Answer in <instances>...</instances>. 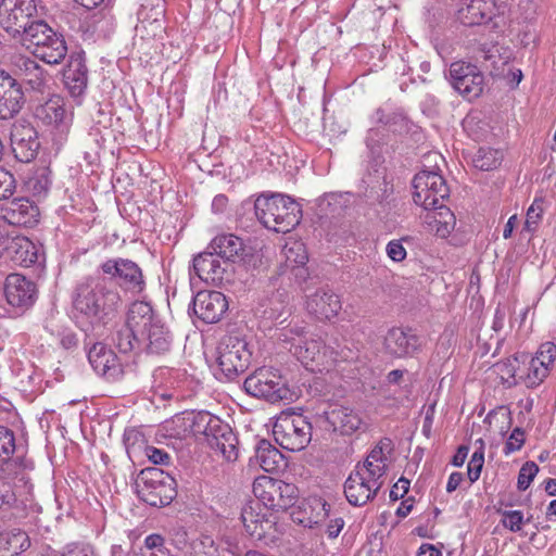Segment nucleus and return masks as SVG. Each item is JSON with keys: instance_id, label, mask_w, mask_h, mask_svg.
Returning <instances> with one entry per match:
<instances>
[{"instance_id": "1", "label": "nucleus", "mask_w": 556, "mask_h": 556, "mask_svg": "<svg viewBox=\"0 0 556 556\" xmlns=\"http://www.w3.org/2000/svg\"><path fill=\"white\" fill-rule=\"evenodd\" d=\"M102 276H87L73 293V306L78 313H112L123 301L116 286L140 293L146 288L141 268L129 258H109L100 265Z\"/></svg>"}, {"instance_id": "2", "label": "nucleus", "mask_w": 556, "mask_h": 556, "mask_svg": "<svg viewBox=\"0 0 556 556\" xmlns=\"http://www.w3.org/2000/svg\"><path fill=\"white\" fill-rule=\"evenodd\" d=\"M255 215L264 227L276 232H289L300 224L302 210L289 195L262 194L254 203Z\"/></svg>"}, {"instance_id": "3", "label": "nucleus", "mask_w": 556, "mask_h": 556, "mask_svg": "<svg viewBox=\"0 0 556 556\" xmlns=\"http://www.w3.org/2000/svg\"><path fill=\"white\" fill-rule=\"evenodd\" d=\"M23 42L36 58L47 64H59L67 54L63 36L41 20L30 22V25L25 28Z\"/></svg>"}, {"instance_id": "4", "label": "nucleus", "mask_w": 556, "mask_h": 556, "mask_svg": "<svg viewBox=\"0 0 556 556\" xmlns=\"http://www.w3.org/2000/svg\"><path fill=\"white\" fill-rule=\"evenodd\" d=\"M139 498L155 507L168 505L176 496V481L160 468L149 467L140 471L136 480Z\"/></svg>"}, {"instance_id": "5", "label": "nucleus", "mask_w": 556, "mask_h": 556, "mask_svg": "<svg viewBox=\"0 0 556 556\" xmlns=\"http://www.w3.org/2000/svg\"><path fill=\"white\" fill-rule=\"evenodd\" d=\"M273 434L282 448L302 451L312 440V425L302 414L282 412L276 418Z\"/></svg>"}, {"instance_id": "6", "label": "nucleus", "mask_w": 556, "mask_h": 556, "mask_svg": "<svg viewBox=\"0 0 556 556\" xmlns=\"http://www.w3.org/2000/svg\"><path fill=\"white\" fill-rule=\"evenodd\" d=\"M250 395L263 399L271 404L291 401L293 393L277 370L258 368L251 374L243 383Z\"/></svg>"}, {"instance_id": "7", "label": "nucleus", "mask_w": 556, "mask_h": 556, "mask_svg": "<svg viewBox=\"0 0 556 556\" xmlns=\"http://www.w3.org/2000/svg\"><path fill=\"white\" fill-rule=\"evenodd\" d=\"M197 431L202 432L212 450L218 452L227 462L238 457L237 437L228 424L208 413L199 414Z\"/></svg>"}, {"instance_id": "8", "label": "nucleus", "mask_w": 556, "mask_h": 556, "mask_svg": "<svg viewBox=\"0 0 556 556\" xmlns=\"http://www.w3.org/2000/svg\"><path fill=\"white\" fill-rule=\"evenodd\" d=\"M252 353L248 342L237 333L223 337L217 346V364L227 379L232 380L245 371L251 362Z\"/></svg>"}, {"instance_id": "9", "label": "nucleus", "mask_w": 556, "mask_h": 556, "mask_svg": "<svg viewBox=\"0 0 556 556\" xmlns=\"http://www.w3.org/2000/svg\"><path fill=\"white\" fill-rule=\"evenodd\" d=\"M254 496L267 508L286 510L294 505L298 489L292 483L267 476L257 477L252 488Z\"/></svg>"}, {"instance_id": "10", "label": "nucleus", "mask_w": 556, "mask_h": 556, "mask_svg": "<svg viewBox=\"0 0 556 556\" xmlns=\"http://www.w3.org/2000/svg\"><path fill=\"white\" fill-rule=\"evenodd\" d=\"M413 199L425 210L438 207L450 195V188L441 174L434 170H421L413 179Z\"/></svg>"}, {"instance_id": "11", "label": "nucleus", "mask_w": 556, "mask_h": 556, "mask_svg": "<svg viewBox=\"0 0 556 556\" xmlns=\"http://www.w3.org/2000/svg\"><path fill=\"white\" fill-rule=\"evenodd\" d=\"M383 483L384 479L356 466L344 483V494L351 505L363 506L375 498Z\"/></svg>"}, {"instance_id": "12", "label": "nucleus", "mask_w": 556, "mask_h": 556, "mask_svg": "<svg viewBox=\"0 0 556 556\" xmlns=\"http://www.w3.org/2000/svg\"><path fill=\"white\" fill-rule=\"evenodd\" d=\"M135 320L130 325L139 326L138 332L141 341L147 342L151 353L162 354L170 346V333L161 320L160 315H132Z\"/></svg>"}, {"instance_id": "13", "label": "nucleus", "mask_w": 556, "mask_h": 556, "mask_svg": "<svg viewBox=\"0 0 556 556\" xmlns=\"http://www.w3.org/2000/svg\"><path fill=\"white\" fill-rule=\"evenodd\" d=\"M448 77L453 88L469 101L477 99L482 93L484 77L473 64L462 61L452 63Z\"/></svg>"}, {"instance_id": "14", "label": "nucleus", "mask_w": 556, "mask_h": 556, "mask_svg": "<svg viewBox=\"0 0 556 556\" xmlns=\"http://www.w3.org/2000/svg\"><path fill=\"white\" fill-rule=\"evenodd\" d=\"M0 258L29 267L38 261V248L24 236H13L0 227Z\"/></svg>"}, {"instance_id": "15", "label": "nucleus", "mask_w": 556, "mask_h": 556, "mask_svg": "<svg viewBox=\"0 0 556 556\" xmlns=\"http://www.w3.org/2000/svg\"><path fill=\"white\" fill-rule=\"evenodd\" d=\"M7 302L15 308L27 311L33 307L38 298L35 282L21 274H10L4 281Z\"/></svg>"}, {"instance_id": "16", "label": "nucleus", "mask_w": 556, "mask_h": 556, "mask_svg": "<svg viewBox=\"0 0 556 556\" xmlns=\"http://www.w3.org/2000/svg\"><path fill=\"white\" fill-rule=\"evenodd\" d=\"M36 14L35 0H2L0 3V17L4 29L15 31L23 29V36H25V28L30 25L29 18Z\"/></svg>"}, {"instance_id": "17", "label": "nucleus", "mask_w": 556, "mask_h": 556, "mask_svg": "<svg viewBox=\"0 0 556 556\" xmlns=\"http://www.w3.org/2000/svg\"><path fill=\"white\" fill-rule=\"evenodd\" d=\"M11 146L16 160L22 163L33 161L40 147L36 129L30 124H14L11 131Z\"/></svg>"}, {"instance_id": "18", "label": "nucleus", "mask_w": 556, "mask_h": 556, "mask_svg": "<svg viewBox=\"0 0 556 556\" xmlns=\"http://www.w3.org/2000/svg\"><path fill=\"white\" fill-rule=\"evenodd\" d=\"M39 208L28 199H14L1 207V217L9 225L34 227L39 222Z\"/></svg>"}, {"instance_id": "19", "label": "nucleus", "mask_w": 556, "mask_h": 556, "mask_svg": "<svg viewBox=\"0 0 556 556\" xmlns=\"http://www.w3.org/2000/svg\"><path fill=\"white\" fill-rule=\"evenodd\" d=\"M35 115L45 124L54 126L61 135L68 132L72 113L66 111L61 97L52 96L43 104L38 105Z\"/></svg>"}, {"instance_id": "20", "label": "nucleus", "mask_w": 556, "mask_h": 556, "mask_svg": "<svg viewBox=\"0 0 556 556\" xmlns=\"http://www.w3.org/2000/svg\"><path fill=\"white\" fill-rule=\"evenodd\" d=\"M212 250H207L194 256L193 271L204 282L210 285H220L225 280L226 262H220Z\"/></svg>"}, {"instance_id": "21", "label": "nucleus", "mask_w": 556, "mask_h": 556, "mask_svg": "<svg viewBox=\"0 0 556 556\" xmlns=\"http://www.w3.org/2000/svg\"><path fill=\"white\" fill-rule=\"evenodd\" d=\"M294 356L305 366L309 367L311 370H325L326 369V357L327 346L324 345L319 339H300L296 343H293Z\"/></svg>"}, {"instance_id": "22", "label": "nucleus", "mask_w": 556, "mask_h": 556, "mask_svg": "<svg viewBox=\"0 0 556 556\" xmlns=\"http://www.w3.org/2000/svg\"><path fill=\"white\" fill-rule=\"evenodd\" d=\"M88 361L96 372L108 379H116L122 368L115 353L103 343H94L88 352Z\"/></svg>"}, {"instance_id": "23", "label": "nucleus", "mask_w": 556, "mask_h": 556, "mask_svg": "<svg viewBox=\"0 0 556 556\" xmlns=\"http://www.w3.org/2000/svg\"><path fill=\"white\" fill-rule=\"evenodd\" d=\"M496 12L494 0H470L457 11V20L466 26L482 25L490 22Z\"/></svg>"}, {"instance_id": "24", "label": "nucleus", "mask_w": 556, "mask_h": 556, "mask_svg": "<svg viewBox=\"0 0 556 556\" xmlns=\"http://www.w3.org/2000/svg\"><path fill=\"white\" fill-rule=\"evenodd\" d=\"M63 79L72 97H80L88 85V68L80 54L71 55L63 72Z\"/></svg>"}, {"instance_id": "25", "label": "nucleus", "mask_w": 556, "mask_h": 556, "mask_svg": "<svg viewBox=\"0 0 556 556\" xmlns=\"http://www.w3.org/2000/svg\"><path fill=\"white\" fill-rule=\"evenodd\" d=\"M394 448L393 442L389 438L381 439L377 445L370 451L364 463L356 466L371 472L372 476L386 478L389 456Z\"/></svg>"}, {"instance_id": "26", "label": "nucleus", "mask_w": 556, "mask_h": 556, "mask_svg": "<svg viewBox=\"0 0 556 556\" xmlns=\"http://www.w3.org/2000/svg\"><path fill=\"white\" fill-rule=\"evenodd\" d=\"M325 420L333 431L341 434H352L362 425L358 414L344 406H336L325 412Z\"/></svg>"}, {"instance_id": "27", "label": "nucleus", "mask_w": 556, "mask_h": 556, "mask_svg": "<svg viewBox=\"0 0 556 556\" xmlns=\"http://www.w3.org/2000/svg\"><path fill=\"white\" fill-rule=\"evenodd\" d=\"M419 346V339L410 330L392 328L386 337V348L390 354L403 357L414 354Z\"/></svg>"}, {"instance_id": "28", "label": "nucleus", "mask_w": 556, "mask_h": 556, "mask_svg": "<svg viewBox=\"0 0 556 556\" xmlns=\"http://www.w3.org/2000/svg\"><path fill=\"white\" fill-rule=\"evenodd\" d=\"M251 462L266 472H276L286 467L283 455L266 440L258 442L255 455L251 458Z\"/></svg>"}, {"instance_id": "29", "label": "nucleus", "mask_w": 556, "mask_h": 556, "mask_svg": "<svg viewBox=\"0 0 556 556\" xmlns=\"http://www.w3.org/2000/svg\"><path fill=\"white\" fill-rule=\"evenodd\" d=\"M229 307L226 295L219 291L203 290L195 294L192 301L193 313H226Z\"/></svg>"}, {"instance_id": "30", "label": "nucleus", "mask_w": 556, "mask_h": 556, "mask_svg": "<svg viewBox=\"0 0 556 556\" xmlns=\"http://www.w3.org/2000/svg\"><path fill=\"white\" fill-rule=\"evenodd\" d=\"M112 556H170L169 549L165 546L162 535L153 533L144 539V545L140 552L128 553L121 545H113Z\"/></svg>"}, {"instance_id": "31", "label": "nucleus", "mask_w": 556, "mask_h": 556, "mask_svg": "<svg viewBox=\"0 0 556 556\" xmlns=\"http://www.w3.org/2000/svg\"><path fill=\"white\" fill-rule=\"evenodd\" d=\"M368 187L369 193L374 195L379 203L387 201L393 192V186L388 179L387 169L382 165L370 167L368 169Z\"/></svg>"}, {"instance_id": "32", "label": "nucleus", "mask_w": 556, "mask_h": 556, "mask_svg": "<svg viewBox=\"0 0 556 556\" xmlns=\"http://www.w3.org/2000/svg\"><path fill=\"white\" fill-rule=\"evenodd\" d=\"M207 250H212L220 258L231 261L233 257L242 253L244 248L243 242L239 237L228 233L216 236L211 241Z\"/></svg>"}, {"instance_id": "33", "label": "nucleus", "mask_w": 556, "mask_h": 556, "mask_svg": "<svg viewBox=\"0 0 556 556\" xmlns=\"http://www.w3.org/2000/svg\"><path fill=\"white\" fill-rule=\"evenodd\" d=\"M340 309L339 296L328 289L316 291L306 302L307 313H339Z\"/></svg>"}, {"instance_id": "34", "label": "nucleus", "mask_w": 556, "mask_h": 556, "mask_svg": "<svg viewBox=\"0 0 556 556\" xmlns=\"http://www.w3.org/2000/svg\"><path fill=\"white\" fill-rule=\"evenodd\" d=\"M282 253L286 260V267L290 268L295 277L305 278L307 271L304 266L308 261V256L304 244L298 241L287 243Z\"/></svg>"}, {"instance_id": "35", "label": "nucleus", "mask_w": 556, "mask_h": 556, "mask_svg": "<svg viewBox=\"0 0 556 556\" xmlns=\"http://www.w3.org/2000/svg\"><path fill=\"white\" fill-rule=\"evenodd\" d=\"M372 121L390 127L393 131H406L408 129V118L401 109H391L388 105L378 108Z\"/></svg>"}, {"instance_id": "36", "label": "nucleus", "mask_w": 556, "mask_h": 556, "mask_svg": "<svg viewBox=\"0 0 556 556\" xmlns=\"http://www.w3.org/2000/svg\"><path fill=\"white\" fill-rule=\"evenodd\" d=\"M522 372L519 375L520 382L528 388H535L546 378L548 368L538 359H533L529 354L522 353Z\"/></svg>"}, {"instance_id": "37", "label": "nucleus", "mask_w": 556, "mask_h": 556, "mask_svg": "<svg viewBox=\"0 0 556 556\" xmlns=\"http://www.w3.org/2000/svg\"><path fill=\"white\" fill-rule=\"evenodd\" d=\"M522 353L508 357L495 365L501 379L508 387L516 386L520 382L519 375L522 372Z\"/></svg>"}, {"instance_id": "38", "label": "nucleus", "mask_w": 556, "mask_h": 556, "mask_svg": "<svg viewBox=\"0 0 556 556\" xmlns=\"http://www.w3.org/2000/svg\"><path fill=\"white\" fill-rule=\"evenodd\" d=\"M24 104L22 88H13L0 93V119L16 115Z\"/></svg>"}, {"instance_id": "39", "label": "nucleus", "mask_w": 556, "mask_h": 556, "mask_svg": "<svg viewBox=\"0 0 556 556\" xmlns=\"http://www.w3.org/2000/svg\"><path fill=\"white\" fill-rule=\"evenodd\" d=\"M135 320L132 315H128L125 324L117 330L115 343L119 352L128 353L135 348V343L140 342L141 338L138 332L139 326L130 325Z\"/></svg>"}, {"instance_id": "40", "label": "nucleus", "mask_w": 556, "mask_h": 556, "mask_svg": "<svg viewBox=\"0 0 556 556\" xmlns=\"http://www.w3.org/2000/svg\"><path fill=\"white\" fill-rule=\"evenodd\" d=\"M242 523L247 533L256 539L262 540L265 536L266 528L269 527V521L255 513L253 507H244L241 513Z\"/></svg>"}, {"instance_id": "41", "label": "nucleus", "mask_w": 556, "mask_h": 556, "mask_svg": "<svg viewBox=\"0 0 556 556\" xmlns=\"http://www.w3.org/2000/svg\"><path fill=\"white\" fill-rule=\"evenodd\" d=\"M30 546V540L28 534L18 529L14 528L7 530L4 533V551L11 552L12 556L20 555Z\"/></svg>"}, {"instance_id": "42", "label": "nucleus", "mask_w": 556, "mask_h": 556, "mask_svg": "<svg viewBox=\"0 0 556 556\" xmlns=\"http://www.w3.org/2000/svg\"><path fill=\"white\" fill-rule=\"evenodd\" d=\"M433 214L430 216L437 225V233L441 237H446L451 233L455 226V216L452 211L443 203L438 207H432Z\"/></svg>"}, {"instance_id": "43", "label": "nucleus", "mask_w": 556, "mask_h": 556, "mask_svg": "<svg viewBox=\"0 0 556 556\" xmlns=\"http://www.w3.org/2000/svg\"><path fill=\"white\" fill-rule=\"evenodd\" d=\"M503 155L498 150L480 148L475 154L472 162L476 168L492 170L501 165Z\"/></svg>"}, {"instance_id": "44", "label": "nucleus", "mask_w": 556, "mask_h": 556, "mask_svg": "<svg viewBox=\"0 0 556 556\" xmlns=\"http://www.w3.org/2000/svg\"><path fill=\"white\" fill-rule=\"evenodd\" d=\"M381 136L378 130L369 129L366 136V147L369 150V154L371 157L370 167H375L378 165H382L384 160L382 157L381 151L382 146L380 143Z\"/></svg>"}, {"instance_id": "45", "label": "nucleus", "mask_w": 556, "mask_h": 556, "mask_svg": "<svg viewBox=\"0 0 556 556\" xmlns=\"http://www.w3.org/2000/svg\"><path fill=\"white\" fill-rule=\"evenodd\" d=\"M75 324L85 333H93L97 337L105 334L99 315H75Z\"/></svg>"}, {"instance_id": "46", "label": "nucleus", "mask_w": 556, "mask_h": 556, "mask_svg": "<svg viewBox=\"0 0 556 556\" xmlns=\"http://www.w3.org/2000/svg\"><path fill=\"white\" fill-rule=\"evenodd\" d=\"M486 67L490 68V74L493 76H505V66L508 65V58H502L498 54V49H492L483 54Z\"/></svg>"}, {"instance_id": "47", "label": "nucleus", "mask_w": 556, "mask_h": 556, "mask_svg": "<svg viewBox=\"0 0 556 556\" xmlns=\"http://www.w3.org/2000/svg\"><path fill=\"white\" fill-rule=\"evenodd\" d=\"M151 12L152 20L149 22L148 28L143 29V33H140L142 38L149 39L159 37L165 29L163 21L164 11L156 7L151 8Z\"/></svg>"}, {"instance_id": "48", "label": "nucleus", "mask_w": 556, "mask_h": 556, "mask_svg": "<svg viewBox=\"0 0 556 556\" xmlns=\"http://www.w3.org/2000/svg\"><path fill=\"white\" fill-rule=\"evenodd\" d=\"M28 191L34 197H45L50 188V179L45 170L35 174L26 182Z\"/></svg>"}, {"instance_id": "49", "label": "nucleus", "mask_w": 556, "mask_h": 556, "mask_svg": "<svg viewBox=\"0 0 556 556\" xmlns=\"http://www.w3.org/2000/svg\"><path fill=\"white\" fill-rule=\"evenodd\" d=\"M326 351H327L326 370H328L330 368V366H332L336 363L351 362L355 357V353L346 346L340 348L338 345L337 349L332 348V346H327Z\"/></svg>"}, {"instance_id": "50", "label": "nucleus", "mask_w": 556, "mask_h": 556, "mask_svg": "<svg viewBox=\"0 0 556 556\" xmlns=\"http://www.w3.org/2000/svg\"><path fill=\"white\" fill-rule=\"evenodd\" d=\"M544 212V200L543 199H534L533 203L530 205V207L527 211V217L525 223V228L529 232H533L541 218L542 214Z\"/></svg>"}, {"instance_id": "51", "label": "nucleus", "mask_w": 556, "mask_h": 556, "mask_svg": "<svg viewBox=\"0 0 556 556\" xmlns=\"http://www.w3.org/2000/svg\"><path fill=\"white\" fill-rule=\"evenodd\" d=\"M15 451L14 433L7 427H0V459H8Z\"/></svg>"}, {"instance_id": "52", "label": "nucleus", "mask_w": 556, "mask_h": 556, "mask_svg": "<svg viewBox=\"0 0 556 556\" xmlns=\"http://www.w3.org/2000/svg\"><path fill=\"white\" fill-rule=\"evenodd\" d=\"M538 471H539V467L535 463H533V462L526 463L520 468V471L518 475V482H517L518 489L520 491H526L529 488L532 480L534 479V477L536 476Z\"/></svg>"}, {"instance_id": "53", "label": "nucleus", "mask_w": 556, "mask_h": 556, "mask_svg": "<svg viewBox=\"0 0 556 556\" xmlns=\"http://www.w3.org/2000/svg\"><path fill=\"white\" fill-rule=\"evenodd\" d=\"M502 523L513 532H519L523 523V515L520 510H505L502 513Z\"/></svg>"}, {"instance_id": "54", "label": "nucleus", "mask_w": 556, "mask_h": 556, "mask_svg": "<svg viewBox=\"0 0 556 556\" xmlns=\"http://www.w3.org/2000/svg\"><path fill=\"white\" fill-rule=\"evenodd\" d=\"M15 190V179L14 176L5 170L0 168V201L7 200L13 195Z\"/></svg>"}, {"instance_id": "55", "label": "nucleus", "mask_w": 556, "mask_h": 556, "mask_svg": "<svg viewBox=\"0 0 556 556\" xmlns=\"http://www.w3.org/2000/svg\"><path fill=\"white\" fill-rule=\"evenodd\" d=\"M523 444L525 431L521 428L517 427L511 431L510 435L508 437L504 447V453L506 455H509L516 451H519L523 446Z\"/></svg>"}, {"instance_id": "56", "label": "nucleus", "mask_w": 556, "mask_h": 556, "mask_svg": "<svg viewBox=\"0 0 556 556\" xmlns=\"http://www.w3.org/2000/svg\"><path fill=\"white\" fill-rule=\"evenodd\" d=\"M556 356V345L553 342H545L541 344L539 351L535 356H532L533 359H538L540 363H543L544 366L548 368L551 364H553Z\"/></svg>"}, {"instance_id": "57", "label": "nucleus", "mask_w": 556, "mask_h": 556, "mask_svg": "<svg viewBox=\"0 0 556 556\" xmlns=\"http://www.w3.org/2000/svg\"><path fill=\"white\" fill-rule=\"evenodd\" d=\"M61 556H93V549L89 544L72 543L65 546Z\"/></svg>"}, {"instance_id": "58", "label": "nucleus", "mask_w": 556, "mask_h": 556, "mask_svg": "<svg viewBox=\"0 0 556 556\" xmlns=\"http://www.w3.org/2000/svg\"><path fill=\"white\" fill-rule=\"evenodd\" d=\"M144 454L155 465H166L169 460V455L161 448H156L154 446H147L144 448Z\"/></svg>"}, {"instance_id": "59", "label": "nucleus", "mask_w": 556, "mask_h": 556, "mask_svg": "<svg viewBox=\"0 0 556 556\" xmlns=\"http://www.w3.org/2000/svg\"><path fill=\"white\" fill-rule=\"evenodd\" d=\"M387 254L394 262H401L406 257V250L397 240H392L387 244Z\"/></svg>"}, {"instance_id": "60", "label": "nucleus", "mask_w": 556, "mask_h": 556, "mask_svg": "<svg viewBox=\"0 0 556 556\" xmlns=\"http://www.w3.org/2000/svg\"><path fill=\"white\" fill-rule=\"evenodd\" d=\"M409 480L404 477L400 478L399 481L390 490L391 501L403 498L409 490Z\"/></svg>"}, {"instance_id": "61", "label": "nucleus", "mask_w": 556, "mask_h": 556, "mask_svg": "<svg viewBox=\"0 0 556 556\" xmlns=\"http://www.w3.org/2000/svg\"><path fill=\"white\" fill-rule=\"evenodd\" d=\"M151 8L148 9L147 7L142 5L141 9L138 11V24L136 26L137 33H143V29L148 28L149 22H151Z\"/></svg>"}, {"instance_id": "62", "label": "nucleus", "mask_w": 556, "mask_h": 556, "mask_svg": "<svg viewBox=\"0 0 556 556\" xmlns=\"http://www.w3.org/2000/svg\"><path fill=\"white\" fill-rule=\"evenodd\" d=\"M283 298H287V293L285 291H277L273 296L268 300L269 305L264 309V313H266L267 309L270 311V313H280L283 311V306L281 305L283 302Z\"/></svg>"}, {"instance_id": "63", "label": "nucleus", "mask_w": 556, "mask_h": 556, "mask_svg": "<svg viewBox=\"0 0 556 556\" xmlns=\"http://www.w3.org/2000/svg\"><path fill=\"white\" fill-rule=\"evenodd\" d=\"M13 88H22L21 85L8 72L0 68V93Z\"/></svg>"}, {"instance_id": "64", "label": "nucleus", "mask_w": 556, "mask_h": 556, "mask_svg": "<svg viewBox=\"0 0 556 556\" xmlns=\"http://www.w3.org/2000/svg\"><path fill=\"white\" fill-rule=\"evenodd\" d=\"M344 527V520L340 517L330 520L327 526V534L330 539H336Z\"/></svg>"}]
</instances>
